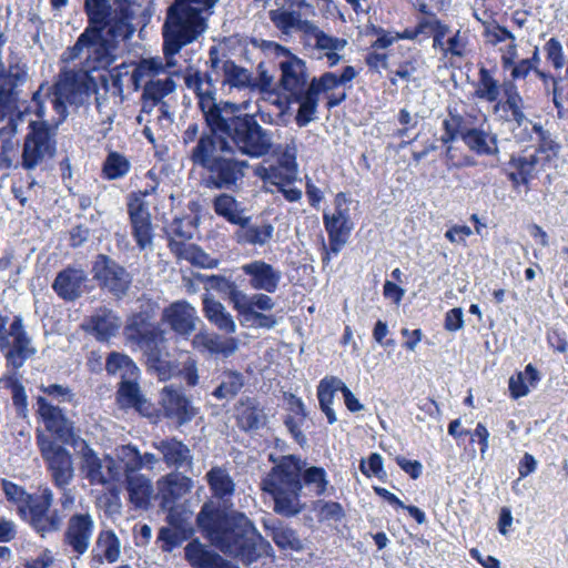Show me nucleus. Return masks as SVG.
I'll use <instances>...</instances> for the list:
<instances>
[{"mask_svg":"<svg viewBox=\"0 0 568 568\" xmlns=\"http://www.w3.org/2000/svg\"><path fill=\"white\" fill-rule=\"evenodd\" d=\"M2 52L3 50H0V102L3 109L9 111L16 102L17 88L27 80V67L24 63L10 62L7 69Z\"/></svg>","mask_w":568,"mask_h":568,"instance_id":"21","label":"nucleus"},{"mask_svg":"<svg viewBox=\"0 0 568 568\" xmlns=\"http://www.w3.org/2000/svg\"><path fill=\"white\" fill-rule=\"evenodd\" d=\"M94 529V521L89 514H75L70 517L65 530V542L79 556L87 552Z\"/></svg>","mask_w":568,"mask_h":568,"instance_id":"24","label":"nucleus"},{"mask_svg":"<svg viewBox=\"0 0 568 568\" xmlns=\"http://www.w3.org/2000/svg\"><path fill=\"white\" fill-rule=\"evenodd\" d=\"M91 556L95 565L114 564L120 559L121 541L113 530L105 529L98 534Z\"/></svg>","mask_w":568,"mask_h":568,"instance_id":"30","label":"nucleus"},{"mask_svg":"<svg viewBox=\"0 0 568 568\" xmlns=\"http://www.w3.org/2000/svg\"><path fill=\"white\" fill-rule=\"evenodd\" d=\"M124 338L131 351L141 352L145 361L166 349L163 331L136 321L124 327Z\"/></svg>","mask_w":568,"mask_h":568,"instance_id":"14","label":"nucleus"},{"mask_svg":"<svg viewBox=\"0 0 568 568\" xmlns=\"http://www.w3.org/2000/svg\"><path fill=\"white\" fill-rule=\"evenodd\" d=\"M292 101H295L300 104L295 121L298 126H306L312 120L316 112L318 104V97L316 95L314 90H310L306 93L301 94V97L291 98Z\"/></svg>","mask_w":568,"mask_h":568,"instance_id":"49","label":"nucleus"},{"mask_svg":"<svg viewBox=\"0 0 568 568\" xmlns=\"http://www.w3.org/2000/svg\"><path fill=\"white\" fill-rule=\"evenodd\" d=\"M203 312L207 321L217 329L226 334H234L236 332L237 326L232 314L221 302L207 294L203 297Z\"/></svg>","mask_w":568,"mask_h":568,"instance_id":"38","label":"nucleus"},{"mask_svg":"<svg viewBox=\"0 0 568 568\" xmlns=\"http://www.w3.org/2000/svg\"><path fill=\"white\" fill-rule=\"evenodd\" d=\"M29 129L22 158L24 166L32 169L36 166V121L29 122Z\"/></svg>","mask_w":568,"mask_h":568,"instance_id":"62","label":"nucleus"},{"mask_svg":"<svg viewBox=\"0 0 568 568\" xmlns=\"http://www.w3.org/2000/svg\"><path fill=\"white\" fill-rule=\"evenodd\" d=\"M169 247L179 258L185 260L192 265L202 268H214L219 265V261L216 258L210 256L201 247L194 244H186L171 239Z\"/></svg>","mask_w":568,"mask_h":568,"instance_id":"39","label":"nucleus"},{"mask_svg":"<svg viewBox=\"0 0 568 568\" xmlns=\"http://www.w3.org/2000/svg\"><path fill=\"white\" fill-rule=\"evenodd\" d=\"M84 0L83 9L88 26L75 43L63 53L64 61L84 55L87 70L110 67L114 60L116 39H128L133 32V11L129 0Z\"/></svg>","mask_w":568,"mask_h":568,"instance_id":"3","label":"nucleus"},{"mask_svg":"<svg viewBox=\"0 0 568 568\" xmlns=\"http://www.w3.org/2000/svg\"><path fill=\"white\" fill-rule=\"evenodd\" d=\"M196 525L203 536L222 552L240 558L246 565L255 559V549L248 535L254 527L242 513H227L212 500L201 507Z\"/></svg>","mask_w":568,"mask_h":568,"instance_id":"5","label":"nucleus"},{"mask_svg":"<svg viewBox=\"0 0 568 568\" xmlns=\"http://www.w3.org/2000/svg\"><path fill=\"white\" fill-rule=\"evenodd\" d=\"M268 18L285 39L291 38L294 32L300 33V39L304 38L312 23V20L303 19L298 10L286 9L283 6L271 10Z\"/></svg>","mask_w":568,"mask_h":568,"instance_id":"28","label":"nucleus"},{"mask_svg":"<svg viewBox=\"0 0 568 568\" xmlns=\"http://www.w3.org/2000/svg\"><path fill=\"white\" fill-rule=\"evenodd\" d=\"M200 321L196 308L186 301L171 303L162 312V322L180 336L189 337Z\"/></svg>","mask_w":568,"mask_h":568,"instance_id":"19","label":"nucleus"},{"mask_svg":"<svg viewBox=\"0 0 568 568\" xmlns=\"http://www.w3.org/2000/svg\"><path fill=\"white\" fill-rule=\"evenodd\" d=\"M83 73L67 72L60 77L53 87L51 102L59 120L54 123L38 120V160L40 158H52L55 153L57 130L59 124L67 118V104L81 105L89 97V84L87 82L85 58L81 57ZM43 106L38 100V119L42 118Z\"/></svg>","mask_w":568,"mask_h":568,"instance_id":"6","label":"nucleus"},{"mask_svg":"<svg viewBox=\"0 0 568 568\" xmlns=\"http://www.w3.org/2000/svg\"><path fill=\"white\" fill-rule=\"evenodd\" d=\"M153 447L161 453L165 465L176 471L164 479L171 493L176 490L180 495L190 490L192 480L184 474L192 473L194 457L189 446L175 437H170L154 442Z\"/></svg>","mask_w":568,"mask_h":568,"instance_id":"7","label":"nucleus"},{"mask_svg":"<svg viewBox=\"0 0 568 568\" xmlns=\"http://www.w3.org/2000/svg\"><path fill=\"white\" fill-rule=\"evenodd\" d=\"M544 50L547 55V60L554 65L555 69L559 70L565 65L562 45L556 38H550Z\"/></svg>","mask_w":568,"mask_h":568,"instance_id":"61","label":"nucleus"},{"mask_svg":"<svg viewBox=\"0 0 568 568\" xmlns=\"http://www.w3.org/2000/svg\"><path fill=\"white\" fill-rule=\"evenodd\" d=\"M191 344L194 349L210 356L222 355L223 357H230L239 348V341L235 337H222L216 333L205 329L196 333Z\"/></svg>","mask_w":568,"mask_h":568,"instance_id":"26","label":"nucleus"},{"mask_svg":"<svg viewBox=\"0 0 568 568\" xmlns=\"http://www.w3.org/2000/svg\"><path fill=\"white\" fill-rule=\"evenodd\" d=\"M539 381L538 371L528 364L524 372H519L510 377L509 390L514 398L524 397L529 393V386L534 387Z\"/></svg>","mask_w":568,"mask_h":568,"instance_id":"46","label":"nucleus"},{"mask_svg":"<svg viewBox=\"0 0 568 568\" xmlns=\"http://www.w3.org/2000/svg\"><path fill=\"white\" fill-rule=\"evenodd\" d=\"M116 459L123 465L125 476L141 469V454L133 445H122L115 449Z\"/></svg>","mask_w":568,"mask_h":568,"instance_id":"52","label":"nucleus"},{"mask_svg":"<svg viewBox=\"0 0 568 568\" xmlns=\"http://www.w3.org/2000/svg\"><path fill=\"white\" fill-rule=\"evenodd\" d=\"M205 477L213 496L224 504L229 501L235 491V484L229 471L222 467H212Z\"/></svg>","mask_w":568,"mask_h":568,"instance_id":"41","label":"nucleus"},{"mask_svg":"<svg viewBox=\"0 0 568 568\" xmlns=\"http://www.w3.org/2000/svg\"><path fill=\"white\" fill-rule=\"evenodd\" d=\"M148 369L155 374L160 381H169L178 374V365L169 359L168 349L145 361Z\"/></svg>","mask_w":568,"mask_h":568,"instance_id":"51","label":"nucleus"},{"mask_svg":"<svg viewBox=\"0 0 568 568\" xmlns=\"http://www.w3.org/2000/svg\"><path fill=\"white\" fill-rule=\"evenodd\" d=\"M281 69V85L290 98L301 97L308 91L306 68L303 60L295 55L288 57L278 63Z\"/></svg>","mask_w":568,"mask_h":568,"instance_id":"23","label":"nucleus"},{"mask_svg":"<svg viewBox=\"0 0 568 568\" xmlns=\"http://www.w3.org/2000/svg\"><path fill=\"white\" fill-rule=\"evenodd\" d=\"M236 420L245 432L257 430L265 426L266 414L255 398L243 397L236 407Z\"/></svg>","mask_w":568,"mask_h":568,"instance_id":"34","label":"nucleus"},{"mask_svg":"<svg viewBox=\"0 0 568 568\" xmlns=\"http://www.w3.org/2000/svg\"><path fill=\"white\" fill-rule=\"evenodd\" d=\"M93 278L116 298L126 295L132 284L131 273L115 260L99 254L92 265Z\"/></svg>","mask_w":568,"mask_h":568,"instance_id":"13","label":"nucleus"},{"mask_svg":"<svg viewBox=\"0 0 568 568\" xmlns=\"http://www.w3.org/2000/svg\"><path fill=\"white\" fill-rule=\"evenodd\" d=\"M264 527L274 544L282 550L301 551L304 548L297 532L285 523L278 519H268L264 521Z\"/></svg>","mask_w":568,"mask_h":568,"instance_id":"35","label":"nucleus"},{"mask_svg":"<svg viewBox=\"0 0 568 568\" xmlns=\"http://www.w3.org/2000/svg\"><path fill=\"white\" fill-rule=\"evenodd\" d=\"M274 466L262 478L261 489L274 501L273 510L284 517H294L304 508L303 495L318 497L327 488V474L317 466L306 467V462L295 455L274 458Z\"/></svg>","mask_w":568,"mask_h":568,"instance_id":"4","label":"nucleus"},{"mask_svg":"<svg viewBox=\"0 0 568 568\" xmlns=\"http://www.w3.org/2000/svg\"><path fill=\"white\" fill-rule=\"evenodd\" d=\"M125 481L130 501L135 508H146L153 491L151 480L141 474H129Z\"/></svg>","mask_w":568,"mask_h":568,"instance_id":"42","label":"nucleus"},{"mask_svg":"<svg viewBox=\"0 0 568 568\" xmlns=\"http://www.w3.org/2000/svg\"><path fill=\"white\" fill-rule=\"evenodd\" d=\"M219 385L212 392V396L219 400L233 399L243 388L245 377L242 373L232 369H225L219 376Z\"/></svg>","mask_w":568,"mask_h":568,"instance_id":"44","label":"nucleus"},{"mask_svg":"<svg viewBox=\"0 0 568 568\" xmlns=\"http://www.w3.org/2000/svg\"><path fill=\"white\" fill-rule=\"evenodd\" d=\"M59 297L73 302L93 288L92 280L81 266H68L60 271L52 284Z\"/></svg>","mask_w":568,"mask_h":568,"instance_id":"16","label":"nucleus"},{"mask_svg":"<svg viewBox=\"0 0 568 568\" xmlns=\"http://www.w3.org/2000/svg\"><path fill=\"white\" fill-rule=\"evenodd\" d=\"M334 210L323 213V224L328 236V251L325 252L323 263L327 264L331 254L337 255L347 244L354 230L351 219L348 200L344 193H338L334 200Z\"/></svg>","mask_w":568,"mask_h":568,"instance_id":"9","label":"nucleus"},{"mask_svg":"<svg viewBox=\"0 0 568 568\" xmlns=\"http://www.w3.org/2000/svg\"><path fill=\"white\" fill-rule=\"evenodd\" d=\"M203 132L189 151L194 169H200L205 186L237 191L246 176L250 163L235 154L258 159L273 148V132L263 128L254 114L233 103Z\"/></svg>","mask_w":568,"mask_h":568,"instance_id":"1","label":"nucleus"},{"mask_svg":"<svg viewBox=\"0 0 568 568\" xmlns=\"http://www.w3.org/2000/svg\"><path fill=\"white\" fill-rule=\"evenodd\" d=\"M209 63L212 68V71L219 72V70L223 73V85H229L230 88L235 89H246L253 85V78L251 72L237 65L234 61L226 59L220 60L219 51L215 47H212L209 52Z\"/></svg>","mask_w":568,"mask_h":568,"instance_id":"22","label":"nucleus"},{"mask_svg":"<svg viewBox=\"0 0 568 568\" xmlns=\"http://www.w3.org/2000/svg\"><path fill=\"white\" fill-rule=\"evenodd\" d=\"M474 125L457 112H449L448 116L443 121V128H448L458 139L464 141L466 134L473 129Z\"/></svg>","mask_w":568,"mask_h":568,"instance_id":"57","label":"nucleus"},{"mask_svg":"<svg viewBox=\"0 0 568 568\" xmlns=\"http://www.w3.org/2000/svg\"><path fill=\"white\" fill-rule=\"evenodd\" d=\"M251 44L268 57L284 58V60H287L288 57L293 55L287 48L274 41L264 40L260 38H252Z\"/></svg>","mask_w":568,"mask_h":568,"instance_id":"59","label":"nucleus"},{"mask_svg":"<svg viewBox=\"0 0 568 568\" xmlns=\"http://www.w3.org/2000/svg\"><path fill=\"white\" fill-rule=\"evenodd\" d=\"M160 404L164 416L174 419L179 425L191 422L196 415L195 408L182 388L174 387L173 385L163 387L160 393Z\"/></svg>","mask_w":568,"mask_h":568,"instance_id":"20","label":"nucleus"},{"mask_svg":"<svg viewBox=\"0 0 568 568\" xmlns=\"http://www.w3.org/2000/svg\"><path fill=\"white\" fill-rule=\"evenodd\" d=\"M40 388L47 396L44 398L51 404L71 403L74 399V393L72 389L62 384L41 385Z\"/></svg>","mask_w":568,"mask_h":568,"instance_id":"55","label":"nucleus"},{"mask_svg":"<svg viewBox=\"0 0 568 568\" xmlns=\"http://www.w3.org/2000/svg\"><path fill=\"white\" fill-rule=\"evenodd\" d=\"M178 374L184 379L187 386L194 387L199 384L197 362L191 356L183 361L182 367H178Z\"/></svg>","mask_w":568,"mask_h":568,"instance_id":"64","label":"nucleus"},{"mask_svg":"<svg viewBox=\"0 0 568 568\" xmlns=\"http://www.w3.org/2000/svg\"><path fill=\"white\" fill-rule=\"evenodd\" d=\"M32 339L27 335L22 318L8 307H0V348L14 368L33 354Z\"/></svg>","mask_w":568,"mask_h":568,"instance_id":"8","label":"nucleus"},{"mask_svg":"<svg viewBox=\"0 0 568 568\" xmlns=\"http://www.w3.org/2000/svg\"><path fill=\"white\" fill-rule=\"evenodd\" d=\"M2 489L6 497L17 505L20 517L36 527V500L33 496L9 480H2Z\"/></svg>","mask_w":568,"mask_h":568,"instance_id":"36","label":"nucleus"},{"mask_svg":"<svg viewBox=\"0 0 568 568\" xmlns=\"http://www.w3.org/2000/svg\"><path fill=\"white\" fill-rule=\"evenodd\" d=\"M239 224L234 236L239 244L264 246L270 243L274 235V226L268 222L252 223L251 216Z\"/></svg>","mask_w":568,"mask_h":568,"instance_id":"29","label":"nucleus"},{"mask_svg":"<svg viewBox=\"0 0 568 568\" xmlns=\"http://www.w3.org/2000/svg\"><path fill=\"white\" fill-rule=\"evenodd\" d=\"M251 288L273 294L278 290L282 272L264 260H253L241 266Z\"/></svg>","mask_w":568,"mask_h":568,"instance_id":"18","label":"nucleus"},{"mask_svg":"<svg viewBox=\"0 0 568 568\" xmlns=\"http://www.w3.org/2000/svg\"><path fill=\"white\" fill-rule=\"evenodd\" d=\"M105 369L111 375H119L122 381L138 378L139 368L125 354L112 352L106 358Z\"/></svg>","mask_w":568,"mask_h":568,"instance_id":"45","label":"nucleus"},{"mask_svg":"<svg viewBox=\"0 0 568 568\" xmlns=\"http://www.w3.org/2000/svg\"><path fill=\"white\" fill-rule=\"evenodd\" d=\"M8 386L11 389L12 402L18 416L27 418L28 416V396L24 386L17 379H10Z\"/></svg>","mask_w":568,"mask_h":568,"instance_id":"58","label":"nucleus"},{"mask_svg":"<svg viewBox=\"0 0 568 568\" xmlns=\"http://www.w3.org/2000/svg\"><path fill=\"white\" fill-rule=\"evenodd\" d=\"M80 471L91 485L106 486L121 478V469L113 457L100 458L85 440L80 445Z\"/></svg>","mask_w":568,"mask_h":568,"instance_id":"11","label":"nucleus"},{"mask_svg":"<svg viewBox=\"0 0 568 568\" xmlns=\"http://www.w3.org/2000/svg\"><path fill=\"white\" fill-rule=\"evenodd\" d=\"M219 2L220 0H173L166 8L162 26L164 57L142 59L132 73L136 87L144 79H149L143 87L145 95L161 103L175 91L176 83L170 72L176 67L175 55L206 32L209 20Z\"/></svg>","mask_w":568,"mask_h":568,"instance_id":"2","label":"nucleus"},{"mask_svg":"<svg viewBox=\"0 0 568 568\" xmlns=\"http://www.w3.org/2000/svg\"><path fill=\"white\" fill-rule=\"evenodd\" d=\"M136 379L138 378H128L121 381L118 394L122 403L143 413L149 409L150 404L141 394Z\"/></svg>","mask_w":568,"mask_h":568,"instance_id":"47","label":"nucleus"},{"mask_svg":"<svg viewBox=\"0 0 568 568\" xmlns=\"http://www.w3.org/2000/svg\"><path fill=\"white\" fill-rule=\"evenodd\" d=\"M38 414L42 417L47 429L61 442L69 443L72 439V423L64 416L58 405H53L44 397L38 396Z\"/></svg>","mask_w":568,"mask_h":568,"instance_id":"25","label":"nucleus"},{"mask_svg":"<svg viewBox=\"0 0 568 568\" xmlns=\"http://www.w3.org/2000/svg\"><path fill=\"white\" fill-rule=\"evenodd\" d=\"M53 494L49 488L41 490L38 495V534L42 537L45 534L58 531L62 524V516L59 510L52 508Z\"/></svg>","mask_w":568,"mask_h":568,"instance_id":"32","label":"nucleus"},{"mask_svg":"<svg viewBox=\"0 0 568 568\" xmlns=\"http://www.w3.org/2000/svg\"><path fill=\"white\" fill-rule=\"evenodd\" d=\"M40 450L55 485L58 487L68 486L74 474L70 453L54 442H42Z\"/></svg>","mask_w":568,"mask_h":568,"instance_id":"17","label":"nucleus"},{"mask_svg":"<svg viewBox=\"0 0 568 568\" xmlns=\"http://www.w3.org/2000/svg\"><path fill=\"white\" fill-rule=\"evenodd\" d=\"M551 93L558 119H568V83L565 79L554 80Z\"/></svg>","mask_w":568,"mask_h":568,"instance_id":"53","label":"nucleus"},{"mask_svg":"<svg viewBox=\"0 0 568 568\" xmlns=\"http://www.w3.org/2000/svg\"><path fill=\"white\" fill-rule=\"evenodd\" d=\"M184 551L186 559L194 568H197L211 552L197 540L189 542Z\"/></svg>","mask_w":568,"mask_h":568,"instance_id":"63","label":"nucleus"},{"mask_svg":"<svg viewBox=\"0 0 568 568\" xmlns=\"http://www.w3.org/2000/svg\"><path fill=\"white\" fill-rule=\"evenodd\" d=\"M342 85L339 78L334 72H325L320 78H314L308 84L310 90H314L318 97L320 92H327Z\"/></svg>","mask_w":568,"mask_h":568,"instance_id":"60","label":"nucleus"},{"mask_svg":"<svg viewBox=\"0 0 568 568\" xmlns=\"http://www.w3.org/2000/svg\"><path fill=\"white\" fill-rule=\"evenodd\" d=\"M187 89L194 91L199 99V106L203 113L205 124L209 126L214 122L225 109L230 108L232 102L215 100V84L210 73L193 71L185 75Z\"/></svg>","mask_w":568,"mask_h":568,"instance_id":"12","label":"nucleus"},{"mask_svg":"<svg viewBox=\"0 0 568 568\" xmlns=\"http://www.w3.org/2000/svg\"><path fill=\"white\" fill-rule=\"evenodd\" d=\"M234 300V310L239 316H252L253 313L272 311L275 306L270 295L257 291L254 294L235 292Z\"/></svg>","mask_w":568,"mask_h":568,"instance_id":"37","label":"nucleus"},{"mask_svg":"<svg viewBox=\"0 0 568 568\" xmlns=\"http://www.w3.org/2000/svg\"><path fill=\"white\" fill-rule=\"evenodd\" d=\"M122 325L115 312L100 307L85 321L83 328L99 342H108L115 336Z\"/></svg>","mask_w":568,"mask_h":568,"instance_id":"27","label":"nucleus"},{"mask_svg":"<svg viewBox=\"0 0 568 568\" xmlns=\"http://www.w3.org/2000/svg\"><path fill=\"white\" fill-rule=\"evenodd\" d=\"M304 49L316 59H326L329 67L337 65L343 60L347 40L325 32L315 21H312L304 38H301Z\"/></svg>","mask_w":568,"mask_h":568,"instance_id":"10","label":"nucleus"},{"mask_svg":"<svg viewBox=\"0 0 568 568\" xmlns=\"http://www.w3.org/2000/svg\"><path fill=\"white\" fill-rule=\"evenodd\" d=\"M463 142L478 156H495L499 153L497 134L484 126H473Z\"/></svg>","mask_w":568,"mask_h":568,"instance_id":"33","label":"nucleus"},{"mask_svg":"<svg viewBox=\"0 0 568 568\" xmlns=\"http://www.w3.org/2000/svg\"><path fill=\"white\" fill-rule=\"evenodd\" d=\"M131 169L130 161L118 152H110L102 166L103 176L106 180H119L125 176Z\"/></svg>","mask_w":568,"mask_h":568,"instance_id":"50","label":"nucleus"},{"mask_svg":"<svg viewBox=\"0 0 568 568\" xmlns=\"http://www.w3.org/2000/svg\"><path fill=\"white\" fill-rule=\"evenodd\" d=\"M510 130L513 138L518 143H527L537 140L538 152L545 153L554 150L555 142L551 139L550 132L545 130L539 122L529 120L528 123L511 125Z\"/></svg>","mask_w":568,"mask_h":568,"instance_id":"31","label":"nucleus"},{"mask_svg":"<svg viewBox=\"0 0 568 568\" xmlns=\"http://www.w3.org/2000/svg\"><path fill=\"white\" fill-rule=\"evenodd\" d=\"M214 212L225 219L229 223L239 226L240 223L245 222L246 215H244V207L242 204L231 194L221 193L213 200Z\"/></svg>","mask_w":568,"mask_h":568,"instance_id":"43","label":"nucleus"},{"mask_svg":"<svg viewBox=\"0 0 568 568\" xmlns=\"http://www.w3.org/2000/svg\"><path fill=\"white\" fill-rule=\"evenodd\" d=\"M205 284L207 288L215 290L220 293L225 294L229 297L230 303L234 306V294L235 292H242L239 290L236 284L231 280L220 276V275H211L205 278Z\"/></svg>","mask_w":568,"mask_h":568,"instance_id":"56","label":"nucleus"},{"mask_svg":"<svg viewBox=\"0 0 568 568\" xmlns=\"http://www.w3.org/2000/svg\"><path fill=\"white\" fill-rule=\"evenodd\" d=\"M537 164L538 156L535 153L511 155L508 163L510 169L519 171L524 179L528 178L529 180L532 179Z\"/></svg>","mask_w":568,"mask_h":568,"instance_id":"54","label":"nucleus"},{"mask_svg":"<svg viewBox=\"0 0 568 568\" xmlns=\"http://www.w3.org/2000/svg\"><path fill=\"white\" fill-rule=\"evenodd\" d=\"M128 215L131 234L141 251L152 248L154 227L149 204L141 196H130L128 201Z\"/></svg>","mask_w":568,"mask_h":568,"instance_id":"15","label":"nucleus"},{"mask_svg":"<svg viewBox=\"0 0 568 568\" xmlns=\"http://www.w3.org/2000/svg\"><path fill=\"white\" fill-rule=\"evenodd\" d=\"M343 381L335 376L324 377L317 386V399L321 410L325 414L327 423L333 425L337 422V416L333 409L336 392H342Z\"/></svg>","mask_w":568,"mask_h":568,"instance_id":"40","label":"nucleus"},{"mask_svg":"<svg viewBox=\"0 0 568 568\" xmlns=\"http://www.w3.org/2000/svg\"><path fill=\"white\" fill-rule=\"evenodd\" d=\"M475 95L483 101L494 103L498 101L500 95V84L496 80L490 70L480 68L478 73V83L475 90Z\"/></svg>","mask_w":568,"mask_h":568,"instance_id":"48","label":"nucleus"}]
</instances>
